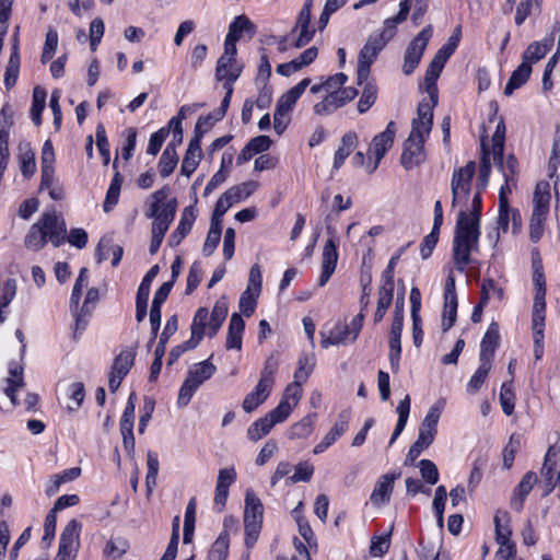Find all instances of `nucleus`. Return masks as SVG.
Returning <instances> with one entry per match:
<instances>
[{
	"label": "nucleus",
	"mask_w": 560,
	"mask_h": 560,
	"mask_svg": "<svg viewBox=\"0 0 560 560\" xmlns=\"http://www.w3.org/2000/svg\"><path fill=\"white\" fill-rule=\"evenodd\" d=\"M481 192L477 190L471 199L469 211L460 210L453 238V260L455 268L464 272L471 261L470 254L478 249L480 236Z\"/></svg>",
	"instance_id": "f257e3e1"
},
{
	"label": "nucleus",
	"mask_w": 560,
	"mask_h": 560,
	"mask_svg": "<svg viewBox=\"0 0 560 560\" xmlns=\"http://www.w3.org/2000/svg\"><path fill=\"white\" fill-rule=\"evenodd\" d=\"M170 192L167 185L154 191L145 211V217L153 220L152 234L158 236L165 235L175 217L177 201L176 199L166 201Z\"/></svg>",
	"instance_id": "f03ea898"
},
{
	"label": "nucleus",
	"mask_w": 560,
	"mask_h": 560,
	"mask_svg": "<svg viewBox=\"0 0 560 560\" xmlns=\"http://www.w3.org/2000/svg\"><path fill=\"white\" fill-rule=\"evenodd\" d=\"M431 130L424 131L423 124L412 120L409 137L404 143L400 163L406 170L419 166L425 161L424 142Z\"/></svg>",
	"instance_id": "7ed1b4c3"
},
{
	"label": "nucleus",
	"mask_w": 560,
	"mask_h": 560,
	"mask_svg": "<svg viewBox=\"0 0 560 560\" xmlns=\"http://www.w3.org/2000/svg\"><path fill=\"white\" fill-rule=\"evenodd\" d=\"M504 139H505V126L503 121L497 125L495 132L492 136V152H490L486 144L481 143L482 156L480 159L479 176L480 189H485L488 185L490 173H491V154L495 166H503V153H504Z\"/></svg>",
	"instance_id": "20e7f679"
},
{
	"label": "nucleus",
	"mask_w": 560,
	"mask_h": 560,
	"mask_svg": "<svg viewBox=\"0 0 560 560\" xmlns=\"http://www.w3.org/2000/svg\"><path fill=\"white\" fill-rule=\"evenodd\" d=\"M215 371L217 366L210 362V359L190 368L187 377L179 389L177 404L179 406H187L199 386H201L207 380L211 378Z\"/></svg>",
	"instance_id": "39448f33"
},
{
	"label": "nucleus",
	"mask_w": 560,
	"mask_h": 560,
	"mask_svg": "<svg viewBox=\"0 0 560 560\" xmlns=\"http://www.w3.org/2000/svg\"><path fill=\"white\" fill-rule=\"evenodd\" d=\"M264 506L260 499L253 490H247L244 508L245 544L252 547L257 538L262 524Z\"/></svg>",
	"instance_id": "423d86ee"
},
{
	"label": "nucleus",
	"mask_w": 560,
	"mask_h": 560,
	"mask_svg": "<svg viewBox=\"0 0 560 560\" xmlns=\"http://www.w3.org/2000/svg\"><path fill=\"white\" fill-rule=\"evenodd\" d=\"M291 412L292 406L289 404L288 399H281L275 409L249 425L247 429V438L254 442L262 439L276 424L283 422Z\"/></svg>",
	"instance_id": "0eeeda50"
},
{
	"label": "nucleus",
	"mask_w": 560,
	"mask_h": 560,
	"mask_svg": "<svg viewBox=\"0 0 560 560\" xmlns=\"http://www.w3.org/2000/svg\"><path fill=\"white\" fill-rule=\"evenodd\" d=\"M476 173V163L468 162L465 166L456 168L451 180L452 207L464 203L468 200L471 189V180Z\"/></svg>",
	"instance_id": "6e6552de"
},
{
	"label": "nucleus",
	"mask_w": 560,
	"mask_h": 560,
	"mask_svg": "<svg viewBox=\"0 0 560 560\" xmlns=\"http://www.w3.org/2000/svg\"><path fill=\"white\" fill-rule=\"evenodd\" d=\"M431 36L432 26L428 25L410 42L402 66V71L406 75H410L418 67Z\"/></svg>",
	"instance_id": "1a4fd4ad"
},
{
	"label": "nucleus",
	"mask_w": 560,
	"mask_h": 560,
	"mask_svg": "<svg viewBox=\"0 0 560 560\" xmlns=\"http://www.w3.org/2000/svg\"><path fill=\"white\" fill-rule=\"evenodd\" d=\"M386 46V43L381 37L371 34L368 42L360 50L358 58V83L364 82L369 74L371 65L376 59L380 51Z\"/></svg>",
	"instance_id": "9d476101"
},
{
	"label": "nucleus",
	"mask_w": 560,
	"mask_h": 560,
	"mask_svg": "<svg viewBox=\"0 0 560 560\" xmlns=\"http://www.w3.org/2000/svg\"><path fill=\"white\" fill-rule=\"evenodd\" d=\"M396 136V124L394 121H389L386 129L376 135L370 144L369 153L373 154L375 158V162L373 165L368 166V173L372 174L378 167L381 160L384 158L386 152L393 147L394 139Z\"/></svg>",
	"instance_id": "9b49d317"
},
{
	"label": "nucleus",
	"mask_w": 560,
	"mask_h": 560,
	"mask_svg": "<svg viewBox=\"0 0 560 560\" xmlns=\"http://www.w3.org/2000/svg\"><path fill=\"white\" fill-rule=\"evenodd\" d=\"M81 524L77 520H71L63 528L59 549L54 560H70L74 557L79 547Z\"/></svg>",
	"instance_id": "f8f14e48"
},
{
	"label": "nucleus",
	"mask_w": 560,
	"mask_h": 560,
	"mask_svg": "<svg viewBox=\"0 0 560 560\" xmlns=\"http://www.w3.org/2000/svg\"><path fill=\"white\" fill-rule=\"evenodd\" d=\"M258 186L257 182L248 180L229 188L220 196L215 203L218 205V213H226L234 203L249 197Z\"/></svg>",
	"instance_id": "ddd939ff"
},
{
	"label": "nucleus",
	"mask_w": 560,
	"mask_h": 560,
	"mask_svg": "<svg viewBox=\"0 0 560 560\" xmlns=\"http://www.w3.org/2000/svg\"><path fill=\"white\" fill-rule=\"evenodd\" d=\"M37 223L55 247L60 246L65 242L66 223L56 212L43 213Z\"/></svg>",
	"instance_id": "4468645a"
},
{
	"label": "nucleus",
	"mask_w": 560,
	"mask_h": 560,
	"mask_svg": "<svg viewBox=\"0 0 560 560\" xmlns=\"http://www.w3.org/2000/svg\"><path fill=\"white\" fill-rule=\"evenodd\" d=\"M533 283L535 288L534 304L532 310V317L540 319L545 316L546 312V282L542 266L540 262H534Z\"/></svg>",
	"instance_id": "2eb2a0df"
},
{
	"label": "nucleus",
	"mask_w": 560,
	"mask_h": 560,
	"mask_svg": "<svg viewBox=\"0 0 560 560\" xmlns=\"http://www.w3.org/2000/svg\"><path fill=\"white\" fill-rule=\"evenodd\" d=\"M350 418V409L342 410L338 415L337 421L331 430L324 436L320 443L314 447L313 453L315 455L320 454L331 446L348 430Z\"/></svg>",
	"instance_id": "dca6fc26"
},
{
	"label": "nucleus",
	"mask_w": 560,
	"mask_h": 560,
	"mask_svg": "<svg viewBox=\"0 0 560 560\" xmlns=\"http://www.w3.org/2000/svg\"><path fill=\"white\" fill-rule=\"evenodd\" d=\"M429 93V100H423L417 108L418 117L415 121L423 124L424 131L431 130L433 125V109L438 105V88L436 84H425Z\"/></svg>",
	"instance_id": "f3484780"
},
{
	"label": "nucleus",
	"mask_w": 560,
	"mask_h": 560,
	"mask_svg": "<svg viewBox=\"0 0 560 560\" xmlns=\"http://www.w3.org/2000/svg\"><path fill=\"white\" fill-rule=\"evenodd\" d=\"M337 261V244L332 238H329L325 243L322 254V273L318 281L320 287L325 285L335 272Z\"/></svg>",
	"instance_id": "a211bd4d"
},
{
	"label": "nucleus",
	"mask_w": 560,
	"mask_h": 560,
	"mask_svg": "<svg viewBox=\"0 0 560 560\" xmlns=\"http://www.w3.org/2000/svg\"><path fill=\"white\" fill-rule=\"evenodd\" d=\"M398 477L399 474H386L378 478L370 497L373 505L380 506L390 500L394 482Z\"/></svg>",
	"instance_id": "6ab92c4d"
},
{
	"label": "nucleus",
	"mask_w": 560,
	"mask_h": 560,
	"mask_svg": "<svg viewBox=\"0 0 560 560\" xmlns=\"http://www.w3.org/2000/svg\"><path fill=\"white\" fill-rule=\"evenodd\" d=\"M541 475L547 482L548 491H551L560 480V452L549 447L541 468Z\"/></svg>",
	"instance_id": "aec40b11"
},
{
	"label": "nucleus",
	"mask_w": 560,
	"mask_h": 560,
	"mask_svg": "<svg viewBox=\"0 0 560 560\" xmlns=\"http://www.w3.org/2000/svg\"><path fill=\"white\" fill-rule=\"evenodd\" d=\"M402 323L400 314L393 317L389 339V362L394 373L399 370V359L401 353L400 337L402 331Z\"/></svg>",
	"instance_id": "412c9836"
},
{
	"label": "nucleus",
	"mask_w": 560,
	"mask_h": 560,
	"mask_svg": "<svg viewBox=\"0 0 560 560\" xmlns=\"http://www.w3.org/2000/svg\"><path fill=\"white\" fill-rule=\"evenodd\" d=\"M537 482V475L533 471H528L524 475L520 483L514 490L513 497L511 498L510 505L516 511L521 512L523 510L524 501L526 497L532 491L533 487Z\"/></svg>",
	"instance_id": "4be33fe9"
},
{
	"label": "nucleus",
	"mask_w": 560,
	"mask_h": 560,
	"mask_svg": "<svg viewBox=\"0 0 560 560\" xmlns=\"http://www.w3.org/2000/svg\"><path fill=\"white\" fill-rule=\"evenodd\" d=\"M236 480V471L234 467L222 468L219 470L217 486H215V494H214V503L223 508L228 500L229 488Z\"/></svg>",
	"instance_id": "5701e85b"
},
{
	"label": "nucleus",
	"mask_w": 560,
	"mask_h": 560,
	"mask_svg": "<svg viewBox=\"0 0 560 560\" xmlns=\"http://www.w3.org/2000/svg\"><path fill=\"white\" fill-rule=\"evenodd\" d=\"M245 329V322L238 313H233L228 328L226 343L228 350L242 349L243 332Z\"/></svg>",
	"instance_id": "b1692460"
},
{
	"label": "nucleus",
	"mask_w": 560,
	"mask_h": 560,
	"mask_svg": "<svg viewBox=\"0 0 560 560\" xmlns=\"http://www.w3.org/2000/svg\"><path fill=\"white\" fill-rule=\"evenodd\" d=\"M553 35L546 36L539 42L532 43L523 52L522 61L528 62L529 66L542 59L553 46Z\"/></svg>",
	"instance_id": "393cba45"
},
{
	"label": "nucleus",
	"mask_w": 560,
	"mask_h": 560,
	"mask_svg": "<svg viewBox=\"0 0 560 560\" xmlns=\"http://www.w3.org/2000/svg\"><path fill=\"white\" fill-rule=\"evenodd\" d=\"M550 185L546 180L537 183L533 196V213L548 215L550 207Z\"/></svg>",
	"instance_id": "a878e982"
},
{
	"label": "nucleus",
	"mask_w": 560,
	"mask_h": 560,
	"mask_svg": "<svg viewBox=\"0 0 560 560\" xmlns=\"http://www.w3.org/2000/svg\"><path fill=\"white\" fill-rule=\"evenodd\" d=\"M312 14L299 12L293 32L299 31V36L294 43L296 48L306 46L314 37L315 28L311 27Z\"/></svg>",
	"instance_id": "bb28decb"
},
{
	"label": "nucleus",
	"mask_w": 560,
	"mask_h": 560,
	"mask_svg": "<svg viewBox=\"0 0 560 560\" xmlns=\"http://www.w3.org/2000/svg\"><path fill=\"white\" fill-rule=\"evenodd\" d=\"M206 328L209 329V311L206 307H200L195 314L190 330V346H198L207 334Z\"/></svg>",
	"instance_id": "cd10ccee"
},
{
	"label": "nucleus",
	"mask_w": 560,
	"mask_h": 560,
	"mask_svg": "<svg viewBox=\"0 0 560 560\" xmlns=\"http://www.w3.org/2000/svg\"><path fill=\"white\" fill-rule=\"evenodd\" d=\"M498 343L499 325L497 323H492L490 324L481 341V349L479 355L480 360H489V362H491Z\"/></svg>",
	"instance_id": "c85d7f7f"
},
{
	"label": "nucleus",
	"mask_w": 560,
	"mask_h": 560,
	"mask_svg": "<svg viewBox=\"0 0 560 560\" xmlns=\"http://www.w3.org/2000/svg\"><path fill=\"white\" fill-rule=\"evenodd\" d=\"M310 83L311 80L306 78L303 79L293 88H291L278 100L277 107L281 108L283 112L290 113L293 106L295 105L296 101L301 97V95L304 93L305 89L310 85Z\"/></svg>",
	"instance_id": "c756f323"
},
{
	"label": "nucleus",
	"mask_w": 560,
	"mask_h": 560,
	"mask_svg": "<svg viewBox=\"0 0 560 560\" xmlns=\"http://www.w3.org/2000/svg\"><path fill=\"white\" fill-rule=\"evenodd\" d=\"M228 315V303L224 296L220 298L213 308L211 314H209V330L207 335L212 338L217 335L222 324L224 323Z\"/></svg>",
	"instance_id": "7c9ffc66"
},
{
	"label": "nucleus",
	"mask_w": 560,
	"mask_h": 560,
	"mask_svg": "<svg viewBox=\"0 0 560 560\" xmlns=\"http://www.w3.org/2000/svg\"><path fill=\"white\" fill-rule=\"evenodd\" d=\"M195 219L196 217L192 207L185 208L177 229L172 233L168 240L171 246L178 245L190 232Z\"/></svg>",
	"instance_id": "2f4dec72"
},
{
	"label": "nucleus",
	"mask_w": 560,
	"mask_h": 560,
	"mask_svg": "<svg viewBox=\"0 0 560 560\" xmlns=\"http://www.w3.org/2000/svg\"><path fill=\"white\" fill-rule=\"evenodd\" d=\"M532 73V66L528 62L522 61V63L513 71L511 78L509 79L505 88L504 94L506 96L512 95L514 90L521 88L523 84L527 82Z\"/></svg>",
	"instance_id": "473e14b6"
},
{
	"label": "nucleus",
	"mask_w": 560,
	"mask_h": 560,
	"mask_svg": "<svg viewBox=\"0 0 560 560\" xmlns=\"http://www.w3.org/2000/svg\"><path fill=\"white\" fill-rule=\"evenodd\" d=\"M358 144V136L354 131H348L341 138V145L338 148L335 160L334 167L339 168L345 160L350 155L353 149Z\"/></svg>",
	"instance_id": "72a5a7b5"
},
{
	"label": "nucleus",
	"mask_w": 560,
	"mask_h": 560,
	"mask_svg": "<svg viewBox=\"0 0 560 560\" xmlns=\"http://www.w3.org/2000/svg\"><path fill=\"white\" fill-rule=\"evenodd\" d=\"M503 174L505 179V184L502 187H505V192L509 194L512 190V187L516 186V177L518 175V162L517 159L510 154L506 160L503 159V166H497Z\"/></svg>",
	"instance_id": "f704fd0d"
},
{
	"label": "nucleus",
	"mask_w": 560,
	"mask_h": 560,
	"mask_svg": "<svg viewBox=\"0 0 560 560\" xmlns=\"http://www.w3.org/2000/svg\"><path fill=\"white\" fill-rule=\"evenodd\" d=\"M270 392V387L258 382L255 390L247 394L243 400L242 407L244 411H254L259 405H261L267 399Z\"/></svg>",
	"instance_id": "c9c22d12"
},
{
	"label": "nucleus",
	"mask_w": 560,
	"mask_h": 560,
	"mask_svg": "<svg viewBox=\"0 0 560 560\" xmlns=\"http://www.w3.org/2000/svg\"><path fill=\"white\" fill-rule=\"evenodd\" d=\"M202 158L201 147L188 144L187 151L182 162L180 173L189 177L197 168Z\"/></svg>",
	"instance_id": "e433bc0d"
},
{
	"label": "nucleus",
	"mask_w": 560,
	"mask_h": 560,
	"mask_svg": "<svg viewBox=\"0 0 560 560\" xmlns=\"http://www.w3.org/2000/svg\"><path fill=\"white\" fill-rule=\"evenodd\" d=\"M80 475H81V468L72 467V468L66 469L61 474L52 476L51 480L49 481V483L46 487V494L48 497L55 495L59 491L61 485L77 479Z\"/></svg>",
	"instance_id": "4c0bfd02"
},
{
	"label": "nucleus",
	"mask_w": 560,
	"mask_h": 560,
	"mask_svg": "<svg viewBox=\"0 0 560 560\" xmlns=\"http://www.w3.org/2000/svg\"><path fill=\"white\" fill-rule=\"evenodd\" d=\"M317 415L308 413L299 422L291 425L289 431L290 439H305L314 431Z\"/></svg>",
	"instance_id": "58836bf2"
},
{
	"label": "nucleus",
	"mask_w": 560,
	"mask_h": 560,
	"mask_svg": "<svg viewBox=\"0 0 560 560\" xmlns=\"http://www.w3.org/2000/svg\"><path fill=\"white\" fill-rule=\"evenodd\" d=\"M178 162V156L176 152L175 144L168 143L165 150L162 153V156L159 162L160 174L162 177H168L174 168L176 167Z\"/></svg>",
	"instance_id": "ea45409f"
},
{
	"label": "nucleus",
	"mask_w": 560,
	"mask_h": 560,
	"mask_svg": "<svg viewBox=\"0 0 560 560\" xmlns=\"http://www.w3.org/2000/svg\"><path fill=\"white\" fill-rule=\"evenodd\" d=\"M135 357L136 352L131 349L121 351L114 360L112 373L125 377L133 365Z\"/></svg>",
	"instance_id": "a19ab883"
},
{
	"label": "nucleus",
	"mask_w": 560,
	"mask_h": 560,
	"mask_svg": "<svg viewBox=\"0 0 560 560\" xmlns=\"http://www.w3.org/2000/svg\"><path fill=\"white\" fill-rule=\"evenodd\" d=\"M396 411L398 413V420L396 428L392 434L389 444H393L395 440L399 436V434L404 431L406 423L408 421L409 412H410V397L406 395L402 400L399 401Z\"/></svg>",
	"instance_id": "79ce46f5"
},
{
	"label": "nucleus",
	"mask_w": 560,
	"mask_h": 560,
	"mask_svg": "<svg viewBox=\"0 0 560 560\" xmlns=\"http://www.w3.org/2000/svg\"><path fill=\"white\" fill-rule=\"evenodd\" d=\"M46 91L40 86H35L33 90V101L31 107V117L36 126L42 124V113L46 104Z\"/></svg>",
	"instance_id": "37998d69"
},
{
	"label": "nucleus",
	"mask_w": 560,
	"mask_h": 560,
	"mask_svg": "<svg viewBox=\"0 0 560 560\" xmlns=\"http://www.w3.org/2000/svg\"><path fill=\"white\" fill-rule=\"evenodd\" d=\"M230 538L229 532L223 530L209 551V560H226L229 555Z\"/></svg>",
	"instance_id": "c03bdc74"
},
{
	"label": "nucleus",
	"mask_w": 560,
	"mask_h": 560,
	"mask_svg": "<svg viewBox=\"0 0 560 560\" xmlns=\"http://www.w3.org/2000/svg\"><path fill=\"white\" fill-rule=\"evenodd\" d=\"M47 241L48 238L36 222L31 226L28 233L26 234L24 244L28 249L38 252L46 245Z\"/></svg>",
	"instance_id": "a18cd8bd"
},
{
	"label": "nucleus",
	"mask_w": 560,
	"mask_h": 560,
	"mask_svg": "<svg viewBox=\"0 0 560 560\" xmlns=\"http://www.w3.org/2000/svg\"><path fill=\"white\" fill-rule=\"evenodd\" d=\"M532 326L534 331V355L536 360H540L544 354L545 316H540V319L532 317Z\"/></svg>",
	"instance_id": "49530a36"
},
{
	"label": "nucleus",
	"mask_w": 560,
	"mask_h": 560,
	"mask_svg": "<svg viewBox=\"0 0 560 560\" xmlns=\"http://www.w3.org/2000/svg\"><path fill=\"white\" fill-rule=\"evenodd\" d=\"M350 335V328L345 326H336L329 331L328 336L322 335L320 346L327 349L329 346H336L346 342Z\"/></svg>",
	"instance_id": "de8ad7c7"
},
{
	"label": "nucleus",
	"mask_w": 560,
	"mask_h": 560,
	"mask_svg": "<svg viewBox=\"0 0 560 560\" xmlns=\"http://www.w3.org/2000/svg\"><path fill=\"white\" fill-rule=\"evenodd\" d=\"M394 526L392 525L388 532L382 536H374L371 540L370 553L373 557H383L389 549L390 537Z\"/></svg>",
	"instance_id": "09e8293b"
},
{
	"label": "nucleus",
	"mask_w": 560,
	"mask_h": 560,
	"mask_svg": "<svg viewBox=\"0 0 560 560\" xmlns=\"http://www.w3.org/2000/svg\"><path fill=\"white\" fill-rule=\"evenodd\" d=\"M505 187L500 188L499 194V217H498V224L499 229L502 230L504 233L509 231V222H510V207H509V200L506 197Z\"/></svg>",
	"instance_id": "8fccbe9b"
},
{
	"label": "nucleus",
	"mask_w": 560,
	"mask_h": 560,
	"mask_svg": "<svg viewBox=\"0 0 560 560\" xmlns=\"http://www.w3.org/2000/svg\"><path fill=\"white\" fill-rule=\"evenodd\" d=\"M20 72V55L11 52L4 73V85L8 90L16 83Z\"/></svg>",
	"instance_id": "3c124183"
},
{
	"label": "nucleus",
	"mask_w": 560,
	"mask_h": 560,
	"mask_svg": "<svg viewBox=\"0 0 560 560\" xmlns=\"http://www.w3.org/2000/svg\"><path fill=\"white\" fill-rule=\"evenodd\" d=\"M515 394L512 388V380L510 382H505L501 386L500 390V404L503 412L506 416H511L514 412V404Z\"/></svg>",
	"instance_id": "603ef678"
},
{
	"label": "nucleus",
	"mask_w": 560,
	"mask_h": 560,
	"mask_svg": "<svg viewBox=\"0 0 560 560\" xmlns=\"http://www.w3.org/2000/svg\"><path fill=\"white\" fill-rule=\"evenodd\" d=\"M462 36V27L457 26L453 34L447 39V43L444 44L435 54L436 57H440L442 60L447 61V59L454 54L456 50Z\"/></svg>",
	"instance_id": "864d4df0"
},
{
	"label": "nucleus",
	"mask_w": 560,
	"mask_h": 560,
	"mask_svg": "<svg viewBox=\"0 0 560 560\" xmlns=\"http://www.w3.org/2000/svg\"><path fill=\"white\" fill-rule=\"evenodd\" d=\"M340 107L337 96L331 91L322 102L314 105V113L318 116H326L332 114Z\"/></svg>",
	"instance_id": "5fc2aeb1"
},
{
	"label": "nucleus",
	"mask_w": 560,
	"mask_h": 560,
	"mask_svg": "<svg viewBox=\"0 0 560 560\" xmlns=\"http://www.w3.org/2000/svg\"><path fill=\"white\" fill-rule=\"evenodd\" d=\"M457 300H444V310L442 316V330H450L457 317Z\"/></svg>",
	"instance_id": "6e6d98bb"
},
{
	"label": "nucleus",
	"mask_w": 560,
	"mask_h": 560,
	"mask_svg": "<svg viewBox=\"0 0 560 560\" xmlns=\"http://www.w3.org/2000/svg\"><path fill=\"white\" fill-rule=\"evenodd\" d=\"M243 31H250L254 33V25L247 16L242 14L236 16L235 20L231 23L226 36L238 40Z\"/></svg>",
	"instance_id": "4d7b16f0"
},
{
	"label": "nucleus",
	"mask_w": 560,
	"mask_h": 560,
	"mask_svg": "<svg viewBox=\"0 0 560 560\" xmlns=\"http://www.w3.org/2000/svg\"><path fill=\"white\" fill-rule=\"evenodd\" d=\"M19 162L22 175L26 178L31 177L36 170L34 152L30 148L21 151L19 155Z\"/></svg>",
	"instance_id": "13d9d810"
},
{
	"label": "nucleus",
	"mask_w": 560,
	"mask_h": 560,
	"mask_svg": "<svg viewBox=\"0 0 560 560\" xmlns=\"http://www.w3.org/2000/svg\"><path fill=\"white\" fill-rule=\"evenodd\" d=\"M480 366L468 382V388L474 392H477L481 387L491 370V362H489V360H480Z\"/></svg>",
	"instance_id": "bf43d9fd"
},
{
	"label": "nucleus",
	"mask_w": 560,
	"mask_h": 560,
	"mask_svg": "<svg viewBox=\"0 0 560 560\" xmlns=\"http://www.w3.org/2000/svg\"><path fill=\"white\" fill-rule=\"evenodd\" d=\"M278 370V361L273 355H270L264 365V369L260 373L259 383L272 388L275 384V374Z\"/></svg>",
	"instance_id": "052dcab7"
},
{
	"label": "nucleus",
	"mask_w": 560,
	"mask_h": 560,
	"mask_svg": "<svg viewBox=\"0 0 560 560\" xmlns=\"http://www.w3.org/2000/svg\"><path fill=\"white\" fill-rule=\"evenodd\" d=\"M377 89L375 85L369 83L364 86L361 97L358 103L359 113L363 114L369 110L376 101Z\"/></svg>",
	"instance_id": "680f3d73"
},
{
	"label": "nucleus",
	"mask_w": 560,
	"mask_h": 560,
	"mask_svg": "<svg viewBox=\"0 0 560 560\" xmlns=\"http://www.w3.org/2000/svg\"><path fill=\"white\" fill-rule=\"evenodd\" d=\"M421 477L430 485H435L439 480V470L436 465L430 459H421L418 463Z\"/></svg>",
	"instance_id": "e2e57ef3"
},
{
	"label": "nucleus",
	"mask_w": 560,
	"mask_h": 560,
	"mask_svg": "<svg viewBox=\"0 0 560 560\" xmlns=\"http://www.w3.org/2000/svg\"><path fill=\"white\" fill-rule=\"evenodd\" d=\"M315 366L313 354H304L299 359V368L294 373L295 380L305 382Z\"/></svg>",
	"instance_id": "0e129e2a"
},
{
	"label": "nucleus",
	"mask_w": 560,
	"mask_h": 560,
	"mask_svg": "<svg viewBox=\"0 0 560 560\" xmlns=\"http://www.w3.org/2000/svg\"><path fill=\"white\" fill-rule=\"evenodd\" d=\"M25 385L23 377V368L19 364H11L9 369V377L7 378V386L13 389V393H16L19 389L23 388Z\"/></svg>",
	"instance_id": "69168bd1"
},
{
	"label": "nucleus",
	"mask_w": 560,
	"mask_h": 560,
	"mask_svg": "<svg viewBox=\"0 0 560 560\" xmlns=\"http://www.w3.org/2000/svg\"><path fill=\"white\" fill-rule=\"evenodd\" d=\"M178 327L176 315L171 316L161 334L160 341L155 348V351H162L165 354V347L171 336H173Z\"/></svg>",
	"instance_id": "338daca9"
},
{
	"label": "nucleus",
	"mask_w": 560,
	"mask_h": 560,
	"mask_svg": "<svg viewBox=\"0 0 560 560\" xmlns=\"http://www.w3.org/2000/svg\"><path fill=\"white\" fill-rule=\"evenodd\" d=\"M258 295V293L250 291V289L245 290L242 293L240 299V310L245 316L249 317L255 312Z\"/></svg>",
	"instance_id": "774afa93"
}]
</instances>
